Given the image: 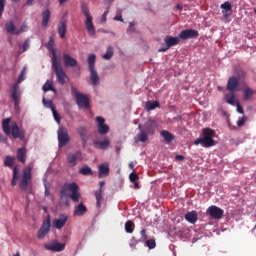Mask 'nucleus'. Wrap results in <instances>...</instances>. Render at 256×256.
Instances as JSON below:
<instances>
[{"label": "nucleus", "mask_w": 256, "mask_h": 256, "mask_svg": "<svg viewBox=\"0 0 256 256\" xmlns=\"http://www.w3.org/2000/svg\"><path fill=\"white\" fill-rule=\"evenodd\" d=\"M13 165H15V157L6 156L5 160H4V167H9L11 169V167H13Z\"/></svg>", "instance_id": "c9c22d12"}, {"label": "nucleus", "mask_w": 256, "mask_h": 256, "mask_svg": "<svg viewBox=\"0 0 256 256\" xmlns=\"http://www.w3.org/2000/svg\"><path fill=\"white\" fill-rule=\"evenodd\" d=\"M115 20H116V21H123V17H122V16H116V17H115Z\"/></svg>", "instance_id": "338daca9"}, {"label": "nucleus", "mask_w": 256, "mask_h": 256, "mask_svg": "<svg viewBox=\"0 0 256 256\" xmlns=\"http://www.w3.org/2000/svg\"><path fill=\"white\" fill-rule=\"evenodd\" d=\"M18 31H20V33H25V31H27V24L23 23Z\"/></svg>", "instance_id": "13d9d810"}, {"label": "nucleus", "mask_w": 256, "mask_h": 256, "mask_svg": "<svg viewBox=\"0 0 256 256\" xmlns=\"http://www.w3.org/2000/svg\"><path fill=\"white\" fill-rule=\"evenodd\" d=\"M71 94L75 97L78 107L89 109V97L87 95L79 93L74 86L71 87Z\"/></svg>", "instance_id": "423d86ee"}, {"label": "nucleus", "mask_w": 256, "mask_h": 256, "mask_svg": "<svg viewBox=\"0 0 256 256\" xmlns=\"http://www.w3.org/2000/svg\"><path fill=\"white\" fill-rule=\"evenodd\" d=\"M244 101H249L253 97V89L246 88L244 91Z\"/></svg>", "instance_id": "79ce46f5"}, {"label": "nucleus", "mask_w": 256, "mask_h": 256, "mask_svg": "<svg viewBox=\"0 0 256 256\" xmlns=\"http://www.w3.org/2000/svg\"><path fill=\"white\" fill-rule=\"evenodd\" d=\"M79 160L81 161V151L67 154V163L71 165V167H75V165H77V161Z\"/></svg>", "instance_id": "dca6fc26"}, {"label": "nucleus", "mask_w": 256, "mask_h": 256, "mask_svg": "<svg viewBox=\"0 0 256 256\" xmlns=\"http://www.w3.org/2000/svg\"><path fill=\"white\" fill-rule=\"evenodd\" d=\"M146 247H148V249H155L157 242H155V239L146 240Z\"/></svg>", "instance_id": "09e8293b"}, {"label": "nucleus", "mask_w": 256, "mask_h": 256, "mask_svg": "<svg viewBox=\"0 0 256 256\" xmlns=\"http://www.w3.org/2000/svg\"><path fill=\"white\" fill-rule=\"evenodd\" d=\"M96 122L98 123V133L100 135H107L109 133V125L105 124V118L98 116L96 117Z\"/></svg>", "instance_id": "2eb2a0df"}, {"label": "nucleus", "mask_w": 256, "mask_h": 256, "mask_svg": "<svg viewBox=\"0 0 256 256\" xmlns=\"http://www.w3.org/2000/svg\"><path fill=\"white\" fill-rule=\"evenodd\" d=\"M63 61L66 67H77V60L71 57L69 54H63Z\"/></svg>", "instance_id": "5701e85b"}, {"label": "nucleus", "mask_w": 256, "mask_h": 256, "mask_svg": "<svg viewBox=\"0 0 256 256\" xmlns=\"http://www.w3.org/2000/svg\"><path fill=\"white\" fill-rule=\"evenodd\" d=\"M113 57V47H108L106 53L103 55V59L109 60Z\"/></svg>", "instance_id": "de8ad7c7"}, {"label": "nucleus", "mask_w": 256, "mask_h": 256, "mask_svg": "<svg viewBox=\"0 0 256 256\" xmlns=\"http://www.w3.org/2000/svg\"><path fill=\"white\" fill-rule=\"evenodd\" d=\"M129 168L132 169V171H135V164L133 162H130Z\"/></svg>", "instance_id": "0e129e2a"}, {"label": "nucleus", "mask_w": 256, "mask_h": 256, "mask_svg": "<svg viewBox=\"0 0 256 256\" xmlns=\"http://www.w3.org/2000/svg\"><path fill=\"white\" fill-rule=\"evenodd\" d=\"M203 138H198L194 141V145H202V147H213L215 145V140H213V137H215V130L211 128H204L202 130Z\"/></svg>", "instance_id": "f257e3e1"}, {"label": "nucleus", "mask_w": 256, "mask_h": 256, "mask_svg": "<svg viewBox=\"0 0 256 256\" xmlns=\"http://www.w3.org/2000/svg\"><path fill=\"white\" fill-rule=\"evenodd\" d=\"M133 227H135V223H133V221L129 220L125 223V231L126 233H133L134 229Z\"/></svg>", "instance_id": "a19ab883"}, {"label": "nucleus", "mask_w": 256, "mask_h": 256, "mask_svg": "<svg viewBox=\"0 0 256 256\" xmlns=\"http://www.w3.org/2000/svg\"><path fill=\"white\" fill-rule=\"evenodd\" d=\"M6 141H7V138L0 133V143H5Z\"/></svg>", "instance_id": "e2e57ef3"}, {"label": "nucleus", "mask_w": 256, "mask_h": 256, "mask_svg": "<svg viewBox=\"0 0 256 256\" xmlns=\"http://www.w3.org/2000/svg\"><path fill=\"white\" fill-rule=\"evenodd\" d=\"M160 135H161V137H163V139H165L168 143H171V141H173V140L175 139V136H174L171 132H169V131H167V130H162V131L160 132Z\"/></svg>", "instance_id": "2f4dec72"}, {"label": "nucleus", "mask_w": 256, "mask_h": 256, "mask_svg": "<svg viewBox=\"0 0 256 256\" xmlns=\"http://www.w3.org/2000/svg\"><path fill=\"white\" fill-rule=\"evenodd\" d=\"M235 75H236V78L239 79L240 81L241 79H245V77H247V72L242 68H238L235 70Z\"/></svg>", "instance_id": "58836bf2"}, {"label": "nucleus", "mask_w": 256, "mask_h": 256, "mask_svg": "<svg viewBox=\"0 0 256 256\" xmlns=\"http://www.w3.org/2000/svg\"><path fill=\"white\" fill-rule=\"evenodd\" d=\"M94 195L96 197V207L100 209L101 203L103 201V190L99 189L98 191H95Z\"/></svg>", "instance_id": "7c9ffc66"}, {"label": "nucleus", "mask_w": 256, "mask_h": 256, "mask_svg": "<svg viewBox=\"0 0 256 256\" xmlns=\"http://www.w3.org/2000/svg\"><path fill=\"white\" fill-rule=\"evenodd\" d=\"M99 185H100V189L103 191V187H105V182L101 181L99 182Z\"/></svg>", "instance_id": "69168bd1"}, {"label": "nucleus", "mask_w": 256, "mask_h": 256, "mask_svg": "<svg viewBox=\"0 0 256 256\" xmlns=\"http://www.w3.org/2000/svg\"><path fill=\"white\" fill-rule=\"evenodd\" d=\"M129 179H130L131 183H135V182L139 181V175L135 174V172H132L129 175Z\"/></svg>", "instance_id": "864d4df0"}, {"label": "nucleus", "mask_w": 256, "mask_h": 256, "mask_svg": "<svg viewBox=\"0 0 256 256\" xmlns=\"http://www.w3.org/2000/svg\"><path fill=\"white\" fill-rule=\"evenodd\" d=\"M226 103L229 105H235V94L233 92L226 95Z\"/></svg>", "instance_id": "c03bdc74"}, {"label": "nucleus", "mask_w": 256, "mask_h": 256, "mask_svg": "<svg viewBox=\"0 0 256 256\" xmlns=\"http://www.w3.org/2000/svg\"><path fill=\"white\" fill-rule=\"evenodd\" d=\"M220 7H221V9H224V10L222 11L224 17H227V13H229V11H231V9H232L231 3L225 2V3L221 4Z\"/></svg>", "instance_id": "ea45409f"}, {"label": "nucleus", "mask_w": 256, "mask_h": 256, "mask_svg": "<svg viewBox=\"0 0 256 256\" xmlns=\"http://www.w3.org/2000/svg\"><path fill=\"white\" fill-rule=\"evenodd\" d=\"M107 15H109V10H106L102 15V21H107Z\"/></svg>", "instance_id": "680f3d73"}, {"label": "nucleus", "mask_w": 256, "mask_h": 256, "mask_svg": "<svg viewBox=\"0 0 256 256\" xmlns=\"http://www.w3.org/2000/svg\"><path fill=\"white\" fill-rule=\"evenodd\" d=\"M10 134L14 139H20V141H25V131L19 129V125L14 123L11 127Z\"/></svg>", "instance_id": "ddd939ff"}, {"label": "nucleus", "mask_w": 256, "mask_h": 256, "mask_svg": "<svg viewBox=\"0 0 256 256\" xmlns=\"http://www.w3.org/2000/svg\"><path fill=\"white\" fill-rule=\"evenodd\" d=\"M31 171H33V168H31L30 166L25 167L22 170V177L18 184L21 191H27V187H29V183H31V180L33 179Z\"/></svg>", "instance_id": "39448f33"}, {"label": "nucleus", "mask_w": 256, "mask_h": 256, "mask_svg": "<svg viewBox=\"0 0 256 256\" xmlns=\"http://www.w3.org/2000/svg\"><path fill=\"white\" fill-rule=\"evenodd\" d=\"M134 183V189H139V183L138 182H133Z\"/></svg>", "instance_id": "774afa93"}, {"label": "nucleus", "mask_w": 256, "mask_h": 256, "mask_svg": "<svg viewBox=\"0 0 256 256\" xmlns=\"http://www.w3.org/2000/svg\"><path fill=\"white\" fill-rule=\"evenodd\" d=\"M249 118L247 116H243L241 118L238 119L237 121V126L238 127H243L245 125V122L248 120Z\"/></svg>", "instance_id": "603ef678"}, {"label": "nucleus", "mask_w": 256, "mask_h": 256, "mask_svg": "<svg viewBox=\"0 0 256 256\" xmlns=\"http://www.w3.org/2000/svg\"><path fill=\"white\" fill-rule=\"evenodd\" d=\"M5 0H0V17L3 15V11H5Z\"/></svg>", "instance_id": "6e6d98bb"}, {"label": "nucleus", "mask_w": 256, "mask_h": 256, "mask_svg": "<svg viewBox=\"0 0 256 256\" xmlns=\"http://www.w3.org/2000/svg\"><path fill=\"white\" fill-rule=\"evenodd\" d=\"M52 113L56 123H58V125H61V117H59V113L57 112V109L54 108L52 110Z\"/></svg>", "instance_id": "3c124183"}, {"label": "nucleus", "mask_w": 256, "mask_h": 256, "mask_svg": "<svg viewBox=\"0 0 256 256\" xmlns=\"http://www.w3.org/2000/svg\"><path fill=\"white\" fill-rule=\"evenodd\" d=\"M49 21H51V11H49V9H46L42 13V27H47V25H49Z\"/></svg>", "instance_id": "c85d7f7f"}, {"label": "nucleus", "mask_w": 256, "mask_h": 256, "mask_svg": "<svg viewBox=\"0 0 256 256\" xmlns=\"http://www.w3.org/2000/svg\"><path fill=\"white\" fill-rule=\"evenodd\" d=\"M58 135V147H65L66 145L69 144V131L67 130V128L61 126L58 129L57 132Z\"/></svg>", "instance_id": "0eeeda50"}, {"label": "nucleus", "mask_w": 256, "mask_h": 256, "mask_svg": "<svg viewBox=\"0 0 256 256\" xmlns=\"http://www.w3.org/2000/svg\"><path fill=\"white\" fill-rule=\"evenodd\" d=\"M179 37H172V36H166L164 38V42L166 43V47H162L158 50L159 53H165L166 51H169L171 47H175V45H179L180 43Z\"/></svg>", "instance_id": "1a4fd4ad"}, {"label": "nucleus", "mask_w": 256, "mask_h": 256, "mask_svg": "<svg viewBox=\"0 0 256 256\" xmlns=\"http://www.w3.org/2000/svg\"><path fill=\"white\" fill-rule=\"evenodd\" d=\"M11 123V118H6L2 121V130L5 135H11V127L9 126Z\"/></svg>", "instance_id": "c756f323"}, {"label": "nucleus", "mask_w": 256, "mask_h": 256, "mask_svg": "<svg viewBox=\"0 0 256 256\" xmlns=\"http://www.w3.org/2000/svg\"><path fill=\"white\" fill-rule=\"evenodd\" d=\"M16 158L20 163L25 164V162L27 161V148H18L16 152Z\"/></svg>", "instance_id": "4be33fe9"}, {"label": "nucleus", "mask_w": 256, "mask_h": 256, "mask_svg": "<svg viewBox=\"0 0 256 256\" xmlns=\"http://www.w3.org/2000/svg\"><path fill=\"white\" fill-rule=\"evenodd\" d=\"M86 213L87 207L83 203L78 204L74 209V215L76 217H83V215H85Z\"/></svg>", "instance_id": "a878e982"}, {"label": "nucleus", "mask_w": 256, "mask_h": 256, "mask_svg": "<svg viewBox=\"0 0 256 256\" xmlns=\"http://www.w3.org/2000/svg\"><path fill=\"white\" fill-rule=\"evenodd\" d=\"M207 213L212 219L219 220V219H223V215L225 211H223V209L215 205H212L207 209Z\"/></svg>", "instance_id": "9b49d317"}, {"label": "nucleus", "mask_w": 256, "mask_h": 256, "mask_svg": "<svg viewBox=\"0 0 256 256\" xmlns=\"http://www.w3.org/2000/svg\"><path fill=\"white\" fill-rule=\"evenodd\" d=\"M140 235H141V237H142V239H143L144 241L147 240V238H148V236H147V230L142 229V230L140 231Z\"/></svg>", "instance_id": "4d7b16f0"}, {"label": "nucleus", "mask_w": 256, "mask_h": 256, "mask_svg": "<svg viewBox=\"0 0 256 256\" xmlns=\"http://www.w3.org/2000/svg\"><path fill=\"white\" fill-rule=\"evenodd\" d=\"M175 159H176V161H185V156H183V155H176Z\"/></svg>", "instance_id": "052dcab7"}, {"label": "nucleus", "mask_w": 256, "mask_h": 256, "mask_svg": "<svg viewBox=\"0 0 256 256\" xmlns=\"http://www.w3.org/2000/svg\"><path fill=\"white\" fill-rule=\"evenodd\" d=\"M81 175H93V170H91V167L86 166L80 169Z\"/></svg>", "instance_id": "49530a36"}, {"label": "nucleus", "mask_w": 256, "mask_h": 256, "mask_svg": "<svg viewBox=\"0 0 256 256\" xmlns=\"http://www.w3.org/2000/svg\"><path fill=\"white\" fill-rule=\"evenodd\" d=\"M76 131H77L82 143L85 145L89 139V136L87 135V128L85 126H80L77 128Z\"/></svg>", "instance_id": "b1692460"}, {"label": "nucleus", "mask_w": 256, "mask_h": 256, "mask_svg": "<svg viewBox=\"0 0 256 256\" xmlns=\"http://www.w3.org/2000/svg\"><path fill=\"white\" fill-rule=\"evenodd\" d=\"M67 191H70V199L74 203H79V199H81V192H79V185L77 183L72 182L67 185V187H63L60 191V197L63 199V197H67Z\"/></svg>", "instance_id": "f03ea898"}, {"label": "nucleus", "mask_w": 256, "mask_h": 256, "mask_svg": "<svg viewBox=\"0 0 256 256\" xmlns=\"http://www.w3.org/2000/svg\"><path fill=\"white\" fill-rule=\"evenodd\" d=\"M51 229V220L48 218L43 221L41 228L38 231V239H44L45 235L49 233Z\"/></svg>", "instance_id": "4468645a"}, {"label": "nucleus", "mask_w": 256, "mask_h": 256, "mask_svg": "<svg viewBox=\"0 0 256 256\" xmlns=\"http://www.w3.org/2000/svg\"><path fill=\"white\" fill-rule=\"evenodd\" d=\"M237 111L241 114V115H243V113H245V111L243 110V107L241 106V104H237Z\"/></svg>", "instance_id": "bf43d9fd"}, {"label": "nucleus", "mask_w": 256, "mask_h": 256, "mask_svg": "<svg viewBox=\"0 0 256 256\" xmlns=\"http://www.w3.org/2000/svg\"><path fill=\"white\" fill-rule=\"evenodd\" d=\"M58 34H59L60 39H65V35H67V23H65V21L59 22Z\"/></svg>", "instance_id": "bb28decb"}, {"label": "nucleus", "mask_w": 256, "mask_h": 256, "mask_svg": "<svg viewBox=\"0 0 256 256\" xmlns=\"http://www.w3.org/2000/svg\"><path fill=\"white\" fill-rule=\"evenodd\" d=\"M5 29L10 35H21V31H18L15 23H13V20L6 22Z\"/></svg>", "instance_id": "412c9836"}, {"label": "nucleus", "mask_w": 256, "mask_h": 256, "mask_svg": "<svg viewBox=\"0 0 256 256\" xmlns=\"http://www.w3.org/2000/svg\"><path fill=\"white\" fill-rule=\"evenodd\" d=\"M137 139L138 141H140L141 143H145L148 139L147 137V133L143 130H141L138 134H137Z\"/></svg>", "instance_id": "37998d69"}, {"label": "nucleus", "mask_w": 256, "mask_h": 256, "mask_svg": "<svg viewBox=\"0 0 256 256\" xmlns=\"http://www.w3.org/2000/svg\"><path fill=\"white\" fill-rule=\"evenodd\" d=\"M109 145H111V141H109V138H105L103 141H93L94 148L99 149L100 151H105V149H108Z\"/></svg>", "instance_id": "a211bd4d"}, {"label": "nucleus", "mask_w": 256, "mask_h": 256, "mask_svg": "<svg viewBox=\"0 0 256 256\" xmlns=\"http://www.w3.org/2000/svg\"><path fill=\"white\" fill-rule=\"evenodd\" d=\"M68 219L69 217H67V215L62 214L59 219L53 220V226L55 227V229H63V227H65V225L67 224Z\"/></svg>", "instance_id": "aec40b11"}, {"label": "nucleus", "mask_w": 256, "mask_h": 256, "mask_svg": "<svg viewBox=\"0 0 256 256\" xmlns=\"http://www.w3.org/2000/svg\"><path fill=\"white\" fill-rule=\"evenodd\" d=\"M90 71V79L93 85H99V75L97 74V70H89Z\"/></svg>", "instance_id": "f704fd0d"}, {"label": "nucleus", "mask_w": 256, "mask_h": 256, "mask_svg": "<svg viewBox=\"0 0 256 256\" xmlns=\"http://www.w3.org/2000/svg\"><path fill=\"white\" fill-rule=\"evenodd\" d=\"M44 249L46 251H53L54 253H61V251H65V243L53 240L50 243L44 244Z\"/></svg>", "instance_id": "6e6552de"}, {"label": "nucleus", "mask_w": 256, "mask_h": 256, "mask_svg": "<svg viewBox=\"0 0 256 256\" xmlns=\"http://www.w3.org/2000/svg\"><path fill=\"white\" fill-rule=\"evenodd\" d=\"M43 92L47 93V91H53L54 93L56 92L55 88H53V82L51 81H46V83L42 87Z\"/></svg>", "instance_id": "4c0bfd02"}, {"label": "nucleus", "mask_w": 256, "mask_h": 256, "mask_svg": "<svg viewBox=\"0 0 256 256\" xmlns=\"http://www.w3.org/2000/svg\"><path fill=\"white\" fill-rule=\"evenodd\" d=\"M95 61H97V56L95 54H91L88 56L89 71L95 70Z\"/></svg>", "instance_id": "72a5a7b5"}, {"label": "nucleus", "mask_w": 256, "mask_h": 256, "mask_svg": "<svg viewBox=\"0 0 256 256\" xmlns=\"http://www.w3.org/2000/svg\"><path fill=\"white\" fill-rule=\"evenodd\" d=\"M30 45H31V40L27 38L22 45V53H25V51L29 49Z\"/></svg>", "instance_id": "8fccbe9b"}, {"label": "nucleus", "mask_w": 256, "mask_h": 256, "mask_svg": "<svg viewBox=\"0 0 256 256\" xmlns=\"http://www.w3.org/2000/svg\"><path fill=\"white\" fill-rule=\"evenodd\" d=\"M199 37V31L195 29L182 30L179 34V39L186 41L187 39H197Z\"/></svg>", "instance_id": "f8f14e48"}, {"label": "nucleus", "mask_w": 256, "mask_h": 256, "mask_svg": "<svg viewBox=\"0 0 256 256\" xmlns=\"http://www.w3.org/2000/svg\"><path fill=\"white\" fill-rule=\"evenodd\" d=\"M42 103H43L44 107H47V109H51V111H53V109H55V105H53V101H51V100H47V99L43 98Z\"/></svg>", "instance_id": "a18cd8bd"}, {"label": "nucleus", "mask_w": 256, "mask_h": 256, "mask_svg": "<svg viewBox=\"0 0 256 256\" xmlns=\"http://www.w3.org/2000/svg\"><path fill=\"white\" fill-rule=\"evenodd\" d=\"M238 87H239V78H237L236 76H231L227 82V90L232 92L237 91Z\"/></svg>", "instance_id": "6ab92c4d"}, {"label": "nucleus", "mask_w": 256, "mask_h": 256, "mask_svg": "<svg viewBox=\"0 0 256 256\" xmlns=\"http://www.w3.org/2000/svg\"><path fill=\"white\" fill-rule=\"evenodd\" d=\"M159 107L158 101H148L146 103V111H153V109H157Z\"/></svg>", "instance_id": "e433bc0d"}, {"label": "nucleus", "mask_w": 256, "mask_h": 256, "mask_svg": "<svg viewBox=\"0 0 256 256\" xmlns=\"http://www.w3.org/2000/svg\"><path fill=\"white\" fill-rule=\"evenodd\" d=\"M99 169V173H98V177L99 179H102V177H108L109 176V164H100L98 166Z\"/></svg>", "instance_id": "393cba45"}, {"label": "nucleus", "mask_w": 256, "mask_h": 256, "mask_svg": "<svg viewBox=\"0 0 256 256\" xmlns=\"http://www.w3.org/2000/svg\"><path fill=\"white\" fill-rule=\"evenodd\" d=\"M81 11L86 17L85 27L86 31H88V35H90V37H95V26L93 25V17L91 16V13H89V7H87V4H81Z\"/></svg>", "instance_id": "7ed1b4c3"}, {"label": "nucleus", "mask_w": 256, "mask_h": 256, "mask_svg": "<svg viewBox=\"0 0 256 256\" xmlns=\"http://www.w3.org/2000/svg\"><path fill=\"white\" fill-rule=\"evenodd\" d=\"M52 69H53L60 85H65V83H67V81H69V78L67 77V74L65 73V70L63 69V66H61V60L52 61Z\"/></svg>", "instance_id": "20e7f679"}, {"label": "nucleus", "mask_w": 256, "mask_h": 256, "mask_svg": "<svg viewBox=\"0 0 256 256\" xmlns=\"http://www.w3.org/2000/svg\"><path fill=\"white\" fill-rule=\"evenodd\" d=\"M17 181H19V168L15 166L13 168V176L11 181V186L15 187L17 185Z\"/></svg>", "instance_id": "473e14b6"}, {"label": "nucleus", "mask_w": 256, "mask_h": 256, "mask_svg": "<svg viewBox=\"0 0 256 256\" xmlns=\"http://www.w3.org/2000/svg\"><path fill=\"white\" fill-rule=\"evenodd\" d=\"M46 47L50 53H52V62L58 61L59 58H57V52L55 51V38L53 36H50L48 43L46 44Z\"/></svg>", "instance_id": "f3484780"}, {"label": "nucleus", "mask_w": 256, "mask_h": 256, "mask_svg": "<svg viewBox=\"0 0 256 256\" xmlns=\"http://www.w3.org/2000/svg\"><path fill=\"white\" fill-rule=\"evenodd\" d=\"M22 81H25V68L21 71L16 83L19 85Z\"/></svg>", "instance_id": "5fc2aeb1"}, {"label": "nucleus", "mask_w": 256, "mask_h": 256, "mask_svg": "<svg viewBox=\"0 0 256 256\" xmlns=\"http://www.w3.org/2000/svg\"><path fill=\"white\" fill-rule=\"evenodd\" d=\"M185 219L188 223L195 224L197 223L198 215L196 211L187 212L185 214Z\"/></svg>", "instance_id": "cd10ccee"}, {"label": "nucleus", "mask_w": 256, "mask_h": 256, "mask_svg": "<svg viewBox=\"0 0 256 256\" xmlns=\"http://www.w3.org/2000/svg\"><path fill=\"white\" fill-rule=\"evenodd\" d=\"M11 97L14 101L15 109H19V103H21V89L17 83H14L12 86Z\"/></svg>", "instance_id": "9d476101"}]
</instances>
